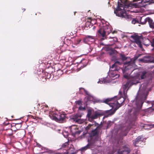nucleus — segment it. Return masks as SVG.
I'll return each instance as SVG.
<instances>
[{"label":"nucleus","instance_id":"f257e3e1","mask_svg":"<svg viewBox=\"0 0 154 154\" xmlns=\"http://www.w3.org/2000/svg\"><path fill=\"white\" fill-rule=\"evenodd\" d=\"M120 57L122 58V62L116 61L110 67V71L109 75L111 80L114 79L119 77V75L118 73L119 70L122 72L125 78L128 79L131 72H132L136 70L131 69L135 66L134 60L131 59L129 57H126L122 54H120Z\"/></svg>","mask_w":154,"mask_h":154},{"label":"nucleus","instance_id":"f03ea898","mask_svg":"<svg viewBox=\"0 0 154 154\" xmlns=\"http://www.w3.org/2000/svg\"><path fill=\"white\" fill-rule=\"evenodd\" d=\"M129 83L128 82H127L125 85L122 86L121 91L119 92L121 93H122V97H121L119 99H116L117 97L116 96L113 98H107L103 100V102L109 104L112 108V109L108 110L110 115L113 114L115 111L121 106V104L124 101H128L127 93Z\"/></svg>","mask_w":154,"mask_h":154},{"label":"nucleus","instance_id":"7ed1b4c3","mask_svg":"<svg viewBox=\"0 0 154 154\" xmlns=\"http://www.w3.org/2000/svg\"><path fill=\"white\" fill-rule=\"evenodd\" d=\"M138 96L136 97L135 101H133V103H135L133 105V109H129V112H132L134 118L137 115L138 112L142 106L143 104L146 99L148 95V92L146 89V84L145 83L142 84L140 88L138 91Z\"/></svg>","mask_w":154,"mask_h":154},{"label":"nucleus","instance_id":"20e7f679","mask_svg":"<svg viewBox=\"0 0 154 154\" xmlns=\"http://www.w3.org/2000/svg\"><path fill=\"white\" fill-rule=\"evenodd\" d=\"M148 72L145 70L136 73L135 75L132 77L129 81L128 82L131 85L136 84L140 82L141 79H144L149 77Z\"/></svg>","mask_w":154,"mask_h":154},{"label":"nucleus","instance_id":"39448f33","mask_svg":"<svg viewBox=\"0 0 154 154\" xmlns=\"http://www.w3.org/2000/svg\"><path fill=\"white\" fill-rule=\"evenodd\" d=\"M100 139L98 130L96 129L92 131L88 139V143L85 146L82 148L80 150L84 151L87 149L89 148L90 145H92L95 141L99 140Z\"/></svg>","mask_w":154,"mask_h":154},{"label":"nucleus","instance_id":"423d86ee","mask_svg":"<svg viewBox=\"0 0 154 154\" xmlns=\"http://www.w3.org/2000/svg\"><path fill=\"white\" fill-rule=\"evenodd\" d=\"M122 2H125L127 0H121ZM128 2L130 3L135 8L145 7L149 2L147 0H128Z\"/></svg>","mask_w":154,"mask_h":154},{"label":"nucleus","instance_id":"0eeeda50","mask_svg":"<svg viewBox=\"0 0 154 154\" xmlns=\"http://www.w3.org/2000/svg\"><path fill=\"white\" fill-rule=\"evenodd\" d=\"M49 116L53 120L56 121H59L60 122H62L65 119V115L63 114L59 113L58 114L54 115V112H50Z\"/></svg>","mask_w":154,"mask_h":154},{"label":"nucleus","instance_id":"6e6552de","mask_svg":"<svg viewBox=\"0 0 154 154\" xmlns=\"http://www.w3.org/2000/svg\"><path fill=\"white\" fill-rule=\"evenodd\" d=\"M103 29H100L98 31V32L101 36L103 37L105 36L106 33L109 34L111 32V27L110 26L106 24L105 26L103 25Z\"/></svg>","mask_w":154,"mask_h":154},{"label":"nucleus","instance_id":"1a4fd4ad","mask_svg":"<svg viewBox=\"0 0 154 154\" xmlns=\"http://www.w3.org/2000/svg\"><path fill=\"white\" fill-rule=\"evenodd\" d=\"M122 8H118L116 10L114 11V13L116 15L123 18H129V16L127 15L125 12L124 8L122 7Z\"/></svg>","mask_w":154,"mask_h":154},{"label":"nucleus","instance_id":"9d476101","mask_svg":"<svg viewBox=\"0 0 154 154\" xmlns=\"http://www.w3.org/2000/svg\"><path fill=\"white\" fill-rule=\"evenodd\" d=\"M131 37L134 40L135 42L138 45L139 47L142 48V45L141 42V37L137 35H133L131 36Z\"/></svg>","mask_w":154,"mask_h":154},{"label":"nucleus","instance_id":"9b49d317","mask_svg":"<svg viewBox=\"0 0 154 154\" xmlns=\"http://www.w3.org/2000/svg\"><path fill=\"white\" fill-rule=\"evenodd\" d=\"M144 20V22H142V19H141V22L142 24H145L146 22H148L150 27L152 29H154V21L153 22L151 18L147 17Z\"/></svg>","mask_w":154,"mask_h":154},{"label":"nucleus","instance_id":"f8f14e48","mask_svg":"<svg viewBox=\"0 0 154 154\" xmlns=\"http://www.w3.org/2000/svg\"><path fill=\"white\" fill-rule=\"evenodd\" d=\"M95 40L94 37L87 35L84 38L83 42L85 43L90 44L94 42Z\"/></svg>","mask_w":154,"mask_h":154},{"label":"nucleus","instance_id":"ddd939ff","mask_svg":"<svg viewBox=\"0 0 154 154\" xmlns=\"http://www.w3.org/2000/svg\"><path fill=\"white\" fill-rule=\"evenodd\" d=\"M70 131L73 135H79L81 132V131L78 130L77 126L74 125L71 127Z\"/></svg>","mask_w":154,"mask_h":154},{"label":"nucleus","instance_id":"4468645a","mask_svg":"<svg viewBox=\"0 0 154 154\" xmlns=\"http://www.w3.org/2000/svg\"><path fill=\"white\" fill-rule=\"evenodd\" d=\"M130 152V150L128 148L124 146L118 150V154H128Z\"/></svg>","mask_w":154,"mask_h":154},{"label":"nucleus","instance_id":"2eb2a0df","mask_svg":"<svg viewBox=\"0 0 154 154\" xmlns=\"http://www.w3.org/2000/svg\"><path fill=\"white\" fill-rule=\"evenodd\" d=\"M144 139L142 138L140 136L137 137L136 139V140L133 142V144L136 146H140V145L138 144L139 142H143V141Z\"/></svg>","mask_w":154,"mask_h":154},{"label":"nucleus","instance_id":"dca6fc26","mask_svg":"<svg viewBox=\"0 0 154 154\" xmlns=\"http://www.w3.org/2000/svg\"><path fill=\"white\" fill-rule=\"evenodd\" d=\"M80 90H81L82 91H83L85 92V93L88 96H86V97L85 98V99H86V98H87L88 100H93V97L91 96L90 94H89L88 91H87L85 90V89L82 88H80Z\"/></svg>","mask_w":154,"mask_h":154},{"label":"nucleus","instance_id":"f3484780","mask_svg":"<svg viewBox=\"0 0 154 154\" xmlns=\"http://www.w3.org/2000/svg\"><path fill=\"white\" fill-rule=\"evenodd\" d=\"M81 117V116L80 115H79L78 114L75 115L73 116V119L74 121H75V122L80 124L83 122V120L80 119Z\"/></svg>","mask_w":154,"mask_h":154},{"label":"nucleus","instance_id":"a211bd4d","mask_svg":"<svg viewBox=\"0 0 154 154\" xmlns=\"http://www.w3.org/2000/svg\"><path fill=\"white\" fill-rule=\"evenodd\" d=\"M110 82V80H107V78H103L101 79H99V81L97 82V83H100V84L103 83H107L109 82Z\"/></svg>","mask_w":154,"mask_h":154},{"label":"nucleus","instance_id":"6ab92c4d","mask_svg":"<svg viewBox=\"0 0 154 154\" xmlns=\"http://www.w3.org/2000/svg\"><path fill=\"white\" fill-rule=\"evenodd\" d=\"M37 145L38 147L40 148H41L42 149H44L45 150V152H47L49 153H51L52 152V151L51 150H49L48 149H46L45 148L42 147V146L39 144H37Z\"/></svg>","mask_w":154,"mask_h":154},{"label":"nucleus","instance_id":"aec40b11","mask_svg":"<svg viewBox=\"0 0 154 154\" xmlns=\"http://www.w3.org/2000/svg\"><path fill=\"white\" fill-rule=\"evenodd\" d=\"M100 115V114L97 112H95L93 115L91 116V119H95L97 118Z\"/></svg>","mask_w":154,"mask_h":154},{"label":"nucleus","instance_id":"412c9836","mask_svg":"<svg viewBox=\"0 0 154 154\" xmlns=\"http://www.w3.org/2000/svg\"><path fill=\"white\" fill-rule=\"evenodd\" d=\"M93 112V110L91 109H89L88 110V113L87 116L90 118H91V116H92V114Z\"/></svg>","mask_w":154,"mask_h":154},{"label":"nucleus","instance_id":"4be33fe9","mask_svg":"<svg viewBox=\"0 0 154 154\" xmlns=\"http://www.w3.org/2000/svg\"><path fill=\"white\" fill-rule=\"evenodd\" d=\"M75 103L77 107H78L77 105H78L79 106H81L82 104V102L80 100L77 101L75 102Z\"/></svg>","mask_w":154,"mask_h":154},{"label":"nucleus","instance_id":"5701e85b","mask_svg":"<svg viewBox=\"0 0 154 154\" xmlns=\"http://www.w3.org/2000/svg\"><path fill=\"white\" fill-rule=\"evenodd\" d=\"M63 134L64 136L66 138L69 135L68 132L66 131L63 132Z\"/></svg>","mask_w":154,"mask_h":154},{"label":"nucleus","instance_id":"b1692460","mask_svg":"<svg viewBox=\"0 0 154 154\" xmlns=\"http://www.w3.org/2000/svg\"><path fill=\"white\" fill-rule=\"evenodd\" d=\"M48 106L47 105H45V106L43 108V110L45 112H46L48 111Z\"/></svg>","mask_w":154,"mask_h":154},{"label":"nucleus","instance_id":"393cba45","mask_svg":"<svg viewBox=\"0 0 154 154\" xmlns=\"http://www.w3.org/2000/svg\"><path fill=\"white\" fill-rule=\"evenodd\" d=\"M79 109L80 110H84L85 109V108L80 106L79 107Z\"/></svg>","mask_w":154,"mask_h":154},{"label":"nucleus","instance_id":"a878e982","mask_svg":"<svg viewBox=\"0 0 154 154\" xmlns=\"http://www.w3.org/2000/svg\"><path fill=\"white\" fill-rule=\"evenodd\" d=\"M140 152L139 150H135V151L133 153V154H140Z\"/></svg>","mask_w":154,"mask_h":154},{"label":"nucleus","instance_id":"bb28decb","mask_svg":"<svg viewBox=\"0 0 154 154\" xmlns=\"http://www.w3.org/2000/svg\"><path fill=\"white\" fill-rule=\"evenodd\" d=\"M68 142H66L62 145V146L63 147H65L66 146L68 145Z\"/></svg>","mask_w":154,"mask_h":154},{"label":"nucleus","instance_id":"cd10ccee","mask_svg":"<svg viewBox=\"0 0 154 154\" xmlns=\"http://www.w3.org/2000/svg\"><path fill=\"white\" fill-rule=\"evenodd\" d=\"M153 64H154V65H152L151 66V67H150V69H152L153 68H154V64L153 63ZM153 72H152V73H154V69L153 70Z\"/></svg>","mask_w":154,"mask_h":154},{"label":"nucleus","instance_id":"c85d7f7f","mask_svg":"<svg viewBox=\"0 0 154 154\" xmlns=\"http://www.w3.org/2000/svg\"><path fill=\"white\" fill-rule=\"evenodd\" d=\"M112 39H113V40L115 41H116L117 40V38L116 37H113V38Z\"/></svg>","mask_w":154,"mask_h":154},{"label":"nucleus","instance_id":"c756f323","mask_svg":"<svg viewBox=\"0 0 154 154\" xmlns=\"http://www.w3.org/2000/svg\"><path fill=\"white\" fill-rule=\"evenodd\" d=\"M136 21L134 20H133L132 21V23L133 24H135V23Z\"/></svg>","mask_w":154,"mask_h":154},{"label":"nucleus","instance_id":"7c9ffc66","mask_svg":"<svg viewBox=\"0 0 154 154\" xmlns=\"http://www.w3.org/2000/svg\"><path fill=\"white\" fill-rule=\"evenodd\" d=\"M91 125H89L88 127H86L87 129H89V128L91 127Z\"/></svg>","mask_w":154,"mask_h":154},{"label":"nucleus","instance_id":"2f4dec72","mask_svg":"<svg viewBox=\"0 0 154 154\" xmlns=\"http://www.w3.org/2000/svg\"><path fill=\"white\" fill-rule=\"evenodd\" d=\"M95 28H96V27L95 26H93V29H95Z\"/></svg>","mask_w":154,"mask_h":154},{"label":"nucleus","instance_id":"473e14b6","mask_svg":"<svg viewBox=\"0 0 154 154\" xmlns=\"http://www.w3.org/2000/svg\"><path fill=\"white\" fill-rule=\"evenodd\" d=\"M144 45H146V46H148L149 45L148 44H144Z\"/></svg>","mask_w":154,"mask_h":154},{"label":"nucleus","instance_id":"72a5a7b5","mask_svg":"<svg viewBox=\"0 0 154 154\" xmlns=\"http://www.w3.org/2000/svg\"><path fill=\"white\" fill-rule=\"evenodd\" d=\"M103 39H103V38H102V40H103Z\"/></svg>","mask_w":154,"mask_h":154},{"label":"nucleus","instance_id":"f704fd0d","mask_svg":"<svg viewBox=\"0 0 154 154\" xmlns=\"http://www.w3.org/2000/svg\"><path fill=\"white\" fill-rule=\"evenodd\" d=\"M153 104H154V102L152 103Z\"/></svg>","mask_w":154,"mask_h":154},{"label":"nucleus","instance_id":"c9c22d12","mask_svg":"<svg viewBox=\"0 0 154 154\" xmlns=\"http://www.w3.org/2000/svg\"><path fill=\"white\" fill-rule=\"evenodd\" d=\"M71 149H70L69 150H71Z\"/></svg>","mask_w":154,"mask_h":154}]
</instances>
